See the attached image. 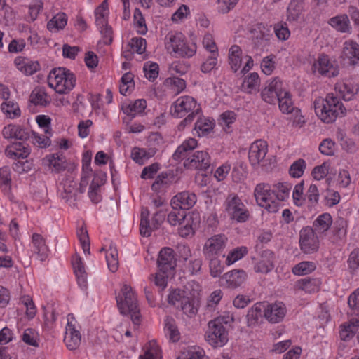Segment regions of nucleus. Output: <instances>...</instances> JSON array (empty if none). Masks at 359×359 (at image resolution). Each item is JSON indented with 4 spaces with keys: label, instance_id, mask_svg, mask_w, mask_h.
I'll return each instance as SVG.
<instances>
[{
    "label": "nucleus",
    "instance_id": "obj_11",
    "mask_svg": "<svg viewBox=\"0 0 359 359\" xmlns=\"http://www.w3.org/2000/svg\"><path fill=\"white\" fill-rule=\"evenodd\" d=\"M196 107V100L189 96L178 98L170 108L172 116L177 118L184 117L188 112L192 111Z\"/></svg>",
    "mask_w": 359,
    "mask_h": 359
},
{
    "label": "nucleus",
    "instance_id": "obj_15",
    "mask_svg": "<svg viewBox=\"0 0 359 359\" xmlns=\"http://www.w3.org/2000/svg\"><path fill=\"white\" fill-rule=\"evenodd\" d=\"M280 93H283L282 83L278 78H275L262 90L261 95L264 102L275 104Z\"/></svg>",
    "mask_w": 359,
    "mask_h": 359
},
{
    "label": "nucleus",
    "instance_id": "obj_25",
    "mask_svg": "<svg viewBox=\"0 0 359 359\" xmlns=\"http://www.w3.org/2000/svg\"><path fill=\"white\" fill-rule=\"evenodd\" d=\"M74 273L76 276L78 284L81 287H87V273L84 264L80 257H76L72 262Z\"/></svg>",
    "mask_w": 359,
    "mask_h": 359
},
{
    "label": "nucleus",
    "instance_id": "obj_42",
    "mask_svg": "<svg viewBox=\"0 0 359 359\" xmlns=\"http://www.w3.org/2000/svg\"><path fill=\"white\" fill-rule=\"evenodd\" d=\"M1 110L9 118H15L20 116V110L17 103L8 101L1 104Z\"/></svg>",
    "mask_w": 359,
    "mask_h": 359
},
{
    "label": "nucleus",
    "instance_id": "obj_59",
    "mask_svg": "<svg viewBox=\"0 0 359 359\" xmlns=\"http://www.w3.org/2000/svg\"><path fill=\"white\" fill-rule=\"evenodd\" d=\"M159 169L160 164L158 163H154L149 166H146L142 172L141 177L142 179H152Z\"/></svg>",
    "mask_w": 359,
    "mask_h": 359
},
{
    "label": "nucleus",
    "instance_id": "obj_35",
    "mask_svg": "<svg viewBox=\"0 0 359 359\" xmlns=\"http://www.w3.org/2000/svg\"><path fill=\"white\" fill-rule=\"evenodd\" d=\"M277 102L280 111L283 113L290 114L294 110V107L291 100V95L287 91L283 90V93H280Z\"/></svg>",
    "mask_w": 359,
    "mask_h": 359
},
{
    "label": "nucleus",
    "instance_id": "obj_57",
    "mask_svg": "<svg viewBox=\"0 0 359 359\" xmlns=\"http://www.w3.org/2000/svg\"><path fill=\"white\" fill-rule=\"evenodd\" d=\"M246 248H236L229 252L227 255L226 263L227 265L233 264L237 260L241 259L246 253Z\"/></svg>",
    "mask_w": 359,
    "mask_h": 359
},
{
    "label": "nucleus",
    "instance_id": "obj_32",
    "mask_svg": "<svg viewBox=\"0 0 359 359\" xmlns=\"http://www.w3.org/2000/svg\"><path fill=\"white\" fill-rule=\"evenodd\" d=\"M215 123L213 120L205 117H200L195 123V130L199 136L209 134L214 128Z\"/></svg>",
    "mask_w": 359,
    "mask_h": 359
},
{
    "label": "nucleus",
    "instance_id": "obj_9",
    "mask_svg": "<svg viewBox=\"0 0 359 359\" xmlns=\"http://www.w3.org/2000/svg\"><path fill=\"white\" fill-rule=\"evenodd\" d=\"M299 243L300 250L305 254H312L318 250L319 240L311 226H306L301 229Z\"/></svg>",
    "mask_w": 359,
    "mask_h": 359
},
{
    "label": "nucleus",
    "instance_id": "obj_34",
    "mask_svg": "<svg viewBox=\"0 0 359 359\" xmlns=\"http://www.w3.org/2000/svg\"><path fill=\"white\" fill-rule=\"evenodd\" d=\"M172 208V211L168 215V222L172 226L183 225L187 219L186 211L177 206Z\"/></svg>",
    "mask_w": 359,
    "mask_h": 359
},
{
    "label": "nucleus",
    "instance_id": "obj_1",
    "mask_svg": "<svg viewBox=\"0 0 359 359\" xmlns=\"http://www.w3.org/2000/svg\"><path fill=\"white\" fill-rule=\"evenodd\" d=\"M292 184L287 182H279L273 185V189L267 184H259L256 186L254 196L257 204L269 212L278 210L280 201H285L290 195Z\"/></svg>",
    "mask_w": 359,
    "mask_h": 359
},
{
    "label": "nucleus",
    "instance_id": "obj_60",
    "mask_svg": "<svg viewBox=\"0 0 359 359\" xmlns=\"http://www.w3.org/2000/svg\"><path fill=\"white\" fill-rule=\"evenodd\" d=\"M259 83V75L257 73L253 72L248 76L243 83V88L248 90L254 89Z\"/></svg>",
    "mask_w": 359,
    "mask_h": 359
},
{
    "label": "nucleus",
    "instance_id": "obj_29",
    "mask_svg": "<svg viewBox=\"0 0 359 359\" xmlns=\"http://www.w3.org/2000/svg\"><path fill=\"white\" fill-rule=\"evenodd\" d=\"M304 0H291L287 9V16L290 21H296L304 11Z\"/></svg>",
    "mask_w": 359,
    "mask_h": 359
},
{
    "label": "nucleus",
    "instance_id": "obj_19",
    "mask_svg": "<svg viewBox=\"0 0 359 359\" xmlns=\"http://www.w3.org/2000/svg\"><path fill=\"white\" fill-rule=\"evenodd\" d=\"M341 57L347 59L348 65H356L359 61V45L353 41L346 42Z\"/></svg>",
    "mask_w": 359,
    "mask_h": 359
},
{
    "label": "nucleus",
    "instance_id": "obj_45",
    "mask_svg": "<svg viewBox=\"0 0 359 359\" xmlns=\"http://www.w3.org/2000/svg\"><path fill=\"white\" fill-rule=\"evenodd\" d=\"M305 168V161L299 158L291 165L289 173L292 177L299 178L303 175Z\"/></svg>",
    "mask_w": 359,
    "mask_h": 359
},
{
    "label": "nucleus",
    "instance_id": "obj_13",
    "mask_svg": "<svg viewBox=\"0 0 359 359\" xmlns=\"http://www.w3.org/2000/svg\"><path fill=\"white\" fill-rule=\"evenodd\" d=\"M157 264L159 271L163 273L175 269L177 266V259L173 249L168 247L162 248L158 253Z\"/></svg>",
    "mask_w": 359,
    "mask_h": 359
},
{
    "label": "nucleus",
    "instance_id": "obj_41",
    "mask_svg": "<svg viewBox=\"0 0 359 359\" xmlns=\"http://www.w3.org/2000/svg\"><path fill=\"white\" fill-rule=\"evenodd\" d=\"M297 287L299 290H304L306 292H313L318 290V280L316 279H311L309 278H304L297 282Z\"/></svg>",
    "mask_w": 359,
    "mask_h": 359
},
{
    "label": "nucleus",
    "instance_id": "obj_6",
    "mask_svg": "<svg viewBox=\"0 0 359 359\" xmlns=\"http://www.w3.org/2000/svg\"><path fill=\"white\" fill-rule=\"evenodd\" d=\"M348 304L351 309L348 313L352 317L348 323H344L340 326V336L349 337L355 334L359 327V288L351 294L348 299Z\"/></svg>",
    "mask_w": 359,
    "mask_h": 359
},
{
    "label": "nucleus",
    "instance_id": "obj_7",
    "mask_svg": "<svg viewBox=\"0 0 359 359\" xmlns=\"http://www.w3.org/2000/svg\"><path fill=\"white\" fill-rule=\"evenodd\" d=\"M224 205L225 211L231 219L245 222L249 219L248 210L236 194H229L225 200Z\"/></svg>",
    "mask_w": 359,
    "mask_h": 359
},
{
    "label": "nucleus",
    "instance_id": "obj_37",
    "mask_svg": "<svg viewBox=\"0 0 359 359\" xmlns=\"http://www.w3.org/2000/svg\"><path fill=\"white\" fill-rule=\"evenodd\" d=\"M67 22V16L65 13H59L55 15L47 24V28L50 31L53 29H63Z\"/></svg>",
    "mask_w": 359,
    "mask_h": 359
},
{
    "label": "nucleus",
    "instance_id": "obj_18",
    "mask_svg": "<svg viewBox=\"0 0 359 359\" xmlns=\"http://www.w3.org/2000/svg\"><path fill=\"white\" fill-rule=\"evenodd\" d=\"M285 315V308L282 302L269 304L264 310V316L271 323L282 320Z\"/></svg>",
    "mask_w": 359,
    "mask_h": 359
},
{
    "label": "nucleus",
    "instance_id": "obj_28",
    "mask_svg": "<svg viewBox=\"0 0 359 359\" xmlns=\"http://www.w3.org/2000/svg\"><path fill=\"white\" fill-rule=\"evenodd\" d=\"M15 63L18 69L24 72L26 75H32L39 69L38 62L29 61L25 58L18 57L15 60Z\"/></svg>",
    "mask_w": 359,
    "mask_h": 359
},
{
    "label": "nucleus",
    "instance_id": "obj_2",
    "mask_svg": "<svg viewBox=\"0 0 359 359\" xmlns=\"http://www.w3.org/2000/svg\"><path fill=\"white\" fill-rule=\"evenodd\" d=\"M197 146V141L189 138L177 147L172 155L174 160L185 158L184 165L188 169L208 171L210 166V158L206 151H197L188 157V154Z\"/></svg>",
    "mask_w": 359,
    "mask_h": 359
},
{
    "label": "nucleus",
    "instance_id": "obj_56",
    "mask_svg": "<svg viewBox=\"0 0 359 359\" xmlns=\"http://www.w3.org/2000/svg\"><path fill=\"white\" fill-rule=\"evenodd\" d=\"M210 259V271L213 277H218L223 271L224 266L222 265L221 262L215 257H211Z\"/></svg>",
    "mask_w": 359,
    "mask_h": 359
},
{
    "label": "nucleus",
    "instance_id": "obj_10",
    "mask_svg": "<svg viewBox=\"0 0 359 359\" xmlns=\"http://www.w3.org/2000/svg\"><path fill=\"white\" fill-rule=\"evenodd\" d=\"M313 72H318L321 75L334 77L339 74V67L336 61H331L327 55H321L312 66Z\"/></svg>",
    "mask_w": 359,
    "mask_h": 359
},
{
    "label": "nucleus",
    "instance_id": "obj_38",
    "mask_svg": "<svg viewBox=\"0 0 359 359\" xmlns=\"http://www.w3.org/2000/svg\"><path fill=\"white\" fill-rule=\"evenodd\" d=\"M348 22L349 20L346 15H337L329 20V24L341 32H346L348 30Z\"/></svg>",
    "mask_w": 359,
    "mask_h": 359
},
{
    "label": "nucleus",
    "instance_id": "obj_8",
    "mask_svg": "<svg viewBox=\"0 0 359 359\" xmlns=\"http://www.w3.org/2000/svg\"><path fill=\"white\" fill-rule=\"evenodd\" d=\"M184 36L182 33L168 34L166 46L168 50L177 54L180 57H192L196 51L195 43L188 44L184 41Z\"/></svg>",
    "mask_w": 359,
    "mask_h": 359
},
{
    "label": "nucleus",
    "instance_id": "obj_14",
    "mask_svg": "<svg viewBox=\"0 0 359 359\" xmlns=\"http://www.w3.org/2000/svg\"><path fill=\"white\" fill-rule=\"evenodd\" d=\"M227 241V238L224 235H215L208 238L204 246L203 252L207 258L215 257L222 252Z\"/></svg>",
    "mask_w": 359,
    "mask_h": 359
},
{
    "label": "nucleus",
    "instance_id": "obj_39",
    "mask_svg": "<svg viewBox=\"0 0 359 359\" xmlns=\"http://www.w3.org/2000/svg\"><path fill=\"white\" fill-rule=\"evenodd\" d=\"M208 330L215 337H223L228 334L229 328L219 322V319H213L208 323Z\"/></svg>",
    "mask_w": 359,
    "mask_h": 359
},
{
    "label": "nucleus",
    "instance_id": "obj_58",
    "mask_svg": "<svg viewBox=\"0 0 359 359\" xmlns=\"http://www.w3.org/2000/svg\"><path fill=\"white\" fill-rule=\"evenodd\" d=\"M335 143L330 139H325L319 145V151L321 154L327 156L334 155Z\"/></svg>",
    "mask_w": 359,
    "mask_h": 359
},
{
    "label": "nucleus",
    "instance_id": "obj_44",
    "mask_svg": "<svg viewBox=\"0 0 359 359\" xmlns=\"http://www.w3.org/2000/svg\"><path fill=\"white\" fill-rule=\"evenodd\" d=\"M181 304L178 309L182 310L184 313L189 316H194L197 313V307L194 305V300L189 297L182 300Z\"/></svg>",
    "mask_w": 359,
    "mask_h": 359
},
{
    "label": "nucleus",
    "instance_id": "obj_27",
    "mask_svg": "<svg viewBox=\"0 0 359 359\" xmlns=\"http://www.w3.org/2000/svg\"><path fill=\"white\" fill-rule=\"evenodd\" d=\"M264 257H268L269 259H262L256 264L255 266V271L257 273H266L271 271L274 267L271 259L273 257V253L271 250H266L263 252L262 255V257L263 258Z\"/></svg>",
    "mask_w": 359,
    "mask_h": 359
},
{
    "label": "nucleus",
    "instance_id": "obj_33",
    "mask_svg": "<svg viewBox=\"0 0 359 359\" xmlns=\"http://www.w3.org/2000/svg\"><path fill=\"white\" fill-rule=\"evenodd\" d=\"M242 50L241 48L236 45L232 46L229 51V61L231 69L236 72L241 67Z\"/></svg>",
    "mask_w": 359,
    "mask_h": 359
},
{
    "label": "nucleus",
    "instance_id": "obj_64",
    "mask_svg": "<svg viewBox=\"0 0 359 359\" xmlns=\"http://www.w3.org/2000/svg\"><path fill=\"white\" fill-rule=\"evenodd\" d=\"M349 268L355 271L359 268V249H355L351 252L348 259Z\"/></svg>",
    "mask_w": 359,
    "mask_h": 359
},
{
    "label": "nucleus",
    "instance_id": "obj_24",
    "mask_svg": "<svg viewBox=\"0 0 359 359\" xmlns=\"http://www.w3.org/2000/svg\"><path fill=\"white\" fill-rule=\"evenodd\" d=\"M174 175L170 171L163 172L157 176L154 182L151 185V189L154 191H161L166 189L172 184L174 180Z\"/></svg>",
    "mask_w": 359,
    "mask_h": 359
},
{
    "label": "nucleus",
    "instance_id": "obj_52",
    "mask_svg": "<svg viewBox=\"0 0 359 359\" xmlns=\"http://www.w3.org/2000/svg\"><path fill=\"white\" fill-rule=\"evenodd\" d=\"M46 93L41 89H34L30 95V102L35 105H46Z\"/></svg>",
    "mask_w": 359,
    "mask_h": 359
},
{
    "label": "nucleus",
    "instance_id": "obj_61",
    "mask_svg": "<svg viewBox=\"0 0 359 359\" xmlns=\"http://www.w3.org/2000/svg\"><path fill=\"white\" fill-rule=\"evenodd\" d=\"M11 171L10 168L8 166H4L0 168V187L5 185L6 187H8V189L11 188Z\"/></svg>",
    "mask_w": 359,
    "mask_h": 359
},
{
    "label": "nucleus",
    "instance_id": "obj_62",
    "mask_svg": "<svg viewBox=\"0 0 359 359\" xmlns=\"http://www.w3.org/2000/svg\"><path fill=\"white\" fill-rule=\"evenodd\" d=\"M346 222L344 219L339 218L337 219L334 224L333 227L334 234L337 235L339 238L344 236L346 233Z\"/></svg>",
    "mask_w": 359,
    "mask_h": 359
},
{
    "label": "nucleus",
    "instance_id": "obj_17",
    "mask_svg": "<svg viewBox=\"0 0 359 359\" xmlns=\"http://www.w3.org/2000/svg\"><path fill=\"white\" fill-rule=\"evenodd\" d=\"M246 273L242 269H235L224 274L222 278L225 283L222 285L231 289L240 287L246 280Z\"/></svg>",
    "mask_w": 359,
    "mask_h": 359
},
{
    "label": "nucleus",
    "instance_id": "obj_5",
    "mask_svg": "<svg viewBox=\"0 0 359 359\" xmlns=\"http://www.w3.org/2000/svg\"><path fill=\"white\" fill-rule=\"evenodd\" d=\"M48 84L59 94H66L72 90L76 84V77L65 67L53 69L48 76Z\"/></svg>",
    "mask_w": 359,
    "mask_h": 359
},
{
    "label": "nucleus",
    "instance_id": "obj_20",
    "mask_svg": "<svg viewBox=\"0 0 359 359\" xmlns=\"http://www.w3.org/2000/svg\"><path fill=\"white\" fill-rule=\"evenodd\" d=\"M139 359H162V351L156 340L152 339L144 344Z\"/></svg>",
    "mask_w": 359,
    "mask_h": 359
},
{
    "label": "nucleus",
    "instance_id": "obj_43",
    "mask_svg": "<svg viewBox=\"0 0 359 359\" xmlns=\"http://www.w3.org/2000/svg\"><path fill=\"white\" fill-rule=\"evenodd\" d=\"M134 25L138 34L144 35L147 33V27L145 20L139 8H135L134 11Z\"/></svg>",
    "mask_w": 359,
    "mask_h": 359
},
{
    "label": "nucleus",
    "instance_id": "obj_54",
    "mask_svg": "<svg viewBox=\"0 0 359 359\" xmlns=\"http://www.w3.org/2000/svg\"><path fill=\"white\" fill-rule=\"evenodd\" d=\"M262 303H256L248 311L247 313V318L248 323H253V321L256 323L259 316H261V312L262 309Z\"/></svg>",
    "mask_w": 359,
    "mask_h": 359
},
{
    "label": "nucleus",
    "instance_id": "obj_47",
    "mask_svg": "<svg viewBox=\"0 0 359 359\" xmlns=\"http://www.w3.org/2000/svg\"><path fill=\"white\" fill-rule=\"evenodd\" d=\"M164 331L170 337H178L180 334L175 320L169 316H167L164 320Z\"/></svg>",
    "mask_w": 359,
    "mask_h": 359
},
{
    "label": "nucleus",
    "instance_id": "obj_22",
    "mask_svg": "<svg viewBox=\"0 0 359 359\" xmlns=\"http://www.w3.org/2000/svg\"><path fill=\"white\" fill-rule=\"evenodd\" d=\"M32 242L34 246V252L38 255L41 261H45L48 257L49 250L44 238L41 234L34 233L32 236Z\"/></svg>",
    "mask_w": 359,
    "mask_h": 359
},
{
    "label": "nucleus",
    "instance_id": "obj_21",
    "mask_svg": "<svg viewBox=\"0 0 359 359\" xmlns=\"http://www.w3.org/2000/svg\"><path fill=\"white\" fill-rule=\"evenodd\" d=\"M5 152L8 156L25 158L30 153L28 144L22 142H13L6 148Z\"/></svg>",
    "mask_w": 359,
    "mask_h": 359
},
{
    "label": "nucleus",
    "instance_id": "obj_48",
    "mask_svg": "<svg viewBox=\"0 0 359 359\" xmlns=\"http://www.w3.org/2000/svg\"><path fill=\"white\" fill-rule=\"evenodd\" d=\"M145 76L150 81H154L158 76V65L156 62H148L143 68Z\"/></svg>",
    "mask_w": 359,
    "mask_h": 359
},
{
    "label": "nucleus",
    "instance_id": "obj_46",
    "mask_svg": "<svg viewBox=\"0 0 359 359\" xmlns=\"http://www.w3.org/2000/svg\"><path fill=\"white\" fill-rule=\"evenodd\" d=\"M316 269L315 264L311 262H302L297 264L292 269L294 274L301 276L307 274Z\"/></svg>",
    "mask_w": 359,
    "mask_h": 359
},
{
    "label": "nucleus",
    "instance_id": "obj_23",
    "mask_svg": "<svg viewBox=\"0 0 359 359\" xmlns=\"http://www.w3.org/2000/svg\"><path fill=\"white\" fill-rule=\"evenodd\" d=\"M63 191L61 192V198L70 205H74L76 198V183L69 179L64 181Z\"/></svg>",
    "mask_w": 359,
    "mask_h": 359
},
{
    "label": "nucleus",
    "instance_id": "obj_16",
    "mask_svg": "<svg viewBox=\"0 0 359 359\" xmlns=\"http://www.w3.org/2000/svg\"><path fill=\"white\" fill-rule=\"evenodd\" d=\"M197 197L194 193L189 191H182L175 196L172 200L170 205L172 207H178L184 210H189L192 208L196 203Z\"/></svg>",
    "mask_w": 359,
    "mask_h": 359
},
{
    "label": "nucleus",
    "instance_id": "obj_31",
    "mask_svg": "<svg viewBox=\"0 0 359 359\" xmlns=\"http://www.w3.org/2000/svg\"><path fill=\"white\" fill-rule=\"evenodd\" d=\"M332 217L330 214L324 213L320 215L313 222V230L318 233H323L327 231L332 224Z\"/></svg>",
    "mask_w": 359,
    "mask_h": 359
},
{
    "label": "nucleus",
    "instance_id": "obj_49",
    "mask_svg": "<svg viewBox=\"0 0 359 359\" xmlns=\"http://www.w3.org/2000/svg\"><path fill=\"white\" fill-rule=\"evenodd\" d=\"M147 42L146 40L142 37H133L128 46L138 54H142L146 50Z\"/></svg>",
    "mask_w": 359,
    "mask_h": 359
},
{
    "label": "nucleus",
    "instance_id": "obj_50",
    "mask_svg": "<svg viewBox=\"0 0 359 359\" xmlns=\"http://www.w3.org/2000/svg\"><path fill=\"white\" fill-rule=\"evenodd\" d=\"M304 184V181H302L294 187L293 190L292 198L294 203L297 206L302 205L305 201V197L303 196Z\"/></svg>",
    "mask_w": 359,
    "mask_h": 359
},
{
    "label": "nucleus",
    "instance_id": "obj_53",
    "mask_svg": "<svg viewBox=\"0 0 359 359\" xmlns=\"http://www.w3.org/2000/svg\"><path fill=\"white\" fill-rule=\"evenodd\" d=\"M77 236L83 252L90 253V240L87 229L83 226L81 227L77 231Z\"/></svg>",
    "mask_w": 359,
    "mask_h": 359
},
{
    "label": "nucleus",
    "instance_id": "obj_30",
    "mask_svg": "<svg viewBox=\"0 0 359 359\" xmlns=\"http://www.w3.org/2000/svg\"><path fill=\"white\" fill-rule=\"evenodd\" d=\"M149 211L147 208H142L141 212V221L140 224V234L144 237H149L151 236V232L156 230V228H152V222L151 223L149 219Z\"/></svg>",
    "mask_w": 359,
    "mask_h": 359
},
{
    "label": "nucleus",
    "instance_id": "obj_12",
    "mask_svg": "<svg viewBox=\"0 0 359 359\" xmlns=\"http://www.w3.org/2000/svg\"><path fill=\"white\" fill-rule=\"evenodd\" d=\"M268 151V144L266 141L258 140L254 142L250 147L248 158L253 167L259 165L264 160Z\"/></svg>",
    "mask_w": 359,
    "mask_h": 359
},
{
    "label": "nucleus",
    "instance_id": "obj_40",
    "mask_svg": "<svg viewBox=\"0 0 359 359\" xmlns=\"http://www.w3.org/2000/svg\"><path fill=\"white\" fill-rule=\"evenodd\" d=\"M262 29H264V25L262 24H259L257 25V28H255L252 30V32L254 35V43L255 46H265L266 44V41L269 39L270 34L267 32H263Z\"/></svg>",
    "mask_w": 359,
    "mask_h": 359
},
{
    "label": "nucleus",
    "instance_id": "obj_26",
    "mask_svg": "<svg viewBox=\"0 0 359 359\" xmlns=\"http://www.w3.org/2000/svg\"><path fill=\"white\" fill-rule=\"evenodd\" d=\"M43 161L50 167H53L57 172L64 171L67 168V162L65 157L59 154H53L50 156H48Z\"/></svg>",
    "mask_w": 359,
    "mask_h": 359
},
{
    "label": "nucleus",
    "instance_id": "obj_3",
    "mask_svg": "<svg viewBox=\"0 0 359 359\" xmlns=\"http://www.w3.org/2000/svg\"><path fill=\"white\" fill-rule=\"evenodd\" d=\"M315 111L317 116L325 123L334 122L339 116L346 113V108L337 97L328 94L325 100L315 102Z\"/></svg>",
    "mask_w": 359,
    "mask_h": 359
},
{
    "label": "nucleus",
    "instance_id": "obj_63",
    "mask_svg": "<svg viewBox=\"0 0 359 359\" xmlns=\"http://www.w3.org/2000/svg\"><path fill=\"white\" fill-rule=\"evenodd\" d=\"M189 359H208L205 351L199 346H191L188 351Z\"/></svg>",
    "mask_w": 359,
    "mask_h": 359
},
{
    "label": "nucleus",
    "instance_id": "obj_51",
    "mask_svg": "<svg viewBox=\"0 0 359 359\" xmlns=\"http://www.w3.org/2000/svg\"><path fill=\"white\" fill-rule=\"evenodd\" d=\"M186 292L180 290H174L168 295V301L170 304L175 306L177 309L179 308L182 299L187 298Z\"/></svg>",
    "mask_w": 359,
    "mask_h": 359
},
{
    "label": "nucleus",
    "instance_id": "obj_55",
    "mask_svg": "<svg viewBox=\"0 0 359 359\" xmlns=\"http://www.w3.org/2000/svg\"><path fill=\"white\" fill-rule=\"evenodd\" d=\"M66 334H69L71 337H81L80 332L77 329L76 320L73 314H68L67 316Z\"/></svg>",
    "mask_w": 359,
    "mask_h": 359
},
{
    "label": "nucleus",
    "instance_id": "obj_36",
    "mask_svg": "<svg viewBox=\"0 0 359 359\" xmlns=\"http://www.w3.org/2000/svg\"><path fill=\"white\" fill-rule=\"evenodd\" d=\"M147 103L145 100H137L132 104H128L123 108V112L131 118H134L136 114L142 113L146 108Z\"/></svg>",
    "mask_w": 359,
    "mask_h": 359
},
{
    "label": "nucleus",
    "instance_id": "obj_4",
    "mask_svg": "<svg viewBox=\"0 0 359 359\" xmlns=\"http://www.w3.org/2000/svg\"><path fill=\"white\" fill-rule=\"evenodd\" d=\"M116 299L121 313L130 315L133 323L138 325L140 318V309L132 288L127 285H124L121 293L116 297Z\"/></svg>",
    "mask_w": 359,
    "mask_h": 359
}]
</instances>
